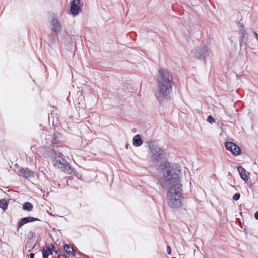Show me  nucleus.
<instances>
[{
  "mask_svg": "<svg viewBox=\"0 0 258 258\" xmlns=\"http://www.w3.org/2000/svg\"><path fill=\"white\" fill-rule=\"evenodd\" d=\"M157 89L155 95L159 102L168 99L173 84V76L166 69L159 70L156 76Z\"/></svg>",
  "mask_w": 258,
  "mask_h": 258,
  "instance_id": "1",
  "label": "nucleus"
},
{
  "mask_svg": "<svg viewBox=\"0 0 258 258\" xmlns=\"http://www.w3.org/2000/svg\"><path fill=\"white\" fill-rule=\"evenodd\" d=\"M163 177H161V185L163 188H167L174 185L176 183H181L180 167L175 164L165 163L163 165Z\"/></svg>",
  "mask_w": 258,
  "mask_h": 258,
  "instance_id": "2",
  "label": "nucleus"
},
{
  "mask_svg": "<svg viewBox=\"0 0 258 258\" xmlns=\"http://www.w3.org/2000/svg\"><path fill=\"white\" fill-rule=\"evenodd\" d=\"M59 134L53 133L52 135H48L46 137V140L50 141L52 145V151L54 153L53 155V166L56 168L60 169L62 171L71 174L73 171V169L70 166L67 161L64 159L63 155L60 153L59 150H57V147L54 146L59 141Z\"/></svg>",
  "mask_w": 258,
  "mask_h": 258,
  "instance_id": "3",
  "label": "nucleus"
},
{
  "mask_svg": "<svg viewBox=\"0 0 258 258\" xmlns=\"http://www.w3.org/2000/svg\"><path fill=\"white\" fill-rule=\"evenodd\" d=\"M168 187L169 189L167 192V200L168 206L172 208H179L182 203V185L176 183Z\"/></svg>",
  "mask_w": 258,
  "mask_h": 258,
  "instance_id": "4",
  "label": "nucleus"
},
{
  "mask_svg": "<svg viewBox=\"0 0 258 258\" xmlns=\"http://www.w3.org/2000/svg\"><path fill=\"white\" fill-rule=\"evenodd\" d=\"M149 147L150 149L148 153L149 160L154 164H158L164 157V151L155 142H150Z\"/></svg>",
  "mask_w": 258,
  "mask_h": 258,
  "instance_id": "5",
  "label": "nucleus"
},
{
  "mask_svg": "<svg viewBox=\"0 0 258 258\" xmlns=\"http://www.w3.org/2000/svg\"><path fill=\"white\" fill-rule=\"evenodd\" d=\"M211 52V46L209 44H203L200 47L194 49L192 53L194 57L199 60L205 61Z\"/></svg>",
  "mask_w": 258,
  "mask_h": 258,
  "instance_id": "6",
  "label": "nucleus"
},
{
  "mask_svg": "<svg viewBox=\"0 0 258 258\" xmlns=\"http://www.w3.org/2000/svg\"><path fill=\"white\" fill-rule=\"evenodd\" d=\"M225 146L227 150L231 152L235 156L239 155L241 153L240 148L232 142H226Z\"/></svg>",
  "mask_w": 258,
  "mask_h": 258,
  "instance_id": "7",
  "label": "nucleus"
},
{
  "mask_svg": "<svg viewBox=\"0 0 258 258\" xmlns=\"http://www.w3.org/2000/svg\"><path fill=\"white\" fill-rule=\"evenodd\" d=\"M62 29V26L59 20L55 16L53 17V19L50 24V29L54 33L59 32Z\"/></svg>",
  "mask_w": 258,
  "mask_h": 258,
  "instance_id": "8",
  "label": "nucleus"
},
{
  "mask_svg": "<svg viewBox=\"0 0 258 258\" xmlns=\"http://www.w3.org/2000/svg\"><path fill=\"white\" fill-rule=\"evenodd\" d=\"M36 221H40V220L37 218L33 217H26L21 219L17 223L18 230L21 228L24 225Z\"/></svg>",
  "mask_w": 258,
  "mask_h": 258,
  "instance_id": "9",
  "label": "nucleus"
},
{
  "mask_svg": "<svg viewBox=\"0 0 258 258\" xmlns=\"http://www.w3.org/2000/svg\"><path fill=\"white\" fill-rule=\"evenodd\" d=\"M80 0H73L71 6V12L74 15H77L81 11Z\"/></svg>",
  "mask_w": 258,
  "mask_h": 258,
  "instance_id": "10",
  "label": "nucleus"
},
{
  "mask_svg": "<svg viewBox=\"0 0 258 258\" xmlns=\"http://www.w3.org/2000/svg\"><path fill=\"white\" fill-rule=\"evenodd\" d=\"M18 175L23 176L24 178H28L29 177H33L34 174L33 171L29 170L28 168H21L19 169L18 171Z\"/></svg>",
  "mask_w": 258,
  "mask_h": 258,
  "instance_id": "11",
  "label": "nucleus"
},
{
  "mask_svg": "<svg viewBox=\"0 0 258 258\" xmlns=\"http://www.w3.org/2000/svg\"><path fill=\"white\" fill-rule=\"evenodd\" d=\"M237 169L241 178L245 181H247L248 180V178L246 174L245 169L240 166H237Z\"/></svg>",
  "mask_w": 258,
  "mask_h": 258,
  "instance_id": "12",
  "label": "nucleus"
},
{
  "mask_svg": "<svg viewBox=\"0 0 258 258\" xmlns=\"http://www.w3.org/2000/svg\"><path fill=\"white\" fill-rule=\"evenodd\" d=\"M133 144L136 147L141 146L143 144V141L140 135H137L133 139Z\"/></svg>",
  "mask_w": 258,
  "mask_h": 258,
  "instance_id": "13",
  "label": "nucleus"
},
{
  "mask_svg": "<svg viewBox=\"0 0 258 258\" xmlns=\"http://www.w3.org/2000/svg\"><path fill=\"white\" fill-rule=\"evenodd\" d=\"M63 247L64 250L68 254L72 255V256H75L76 254L73 247H71L70 245L67 244H65Z\"/></svg>",
  "mask_w": 258,
  "mask_h": 258,
  "instance_id": "14",
  "label": "nucleus"
},
{
  "mask_svg": "<svg viewBox=\"0 0 258 258\" xmlns=\"http://www.w3.org/2000/svg\"><path fill=\"white\" fill-rule=\"evenodd\" d=\"M54 248L53 245L52 244H46L45 247L43 248V250H44L46 252H48V254L51 255L53 253L52 250Z\"/></svg>",
  "mask_w": 258,
  "mask_h": 258,
  "instance_id": "15",
  "label": "nucleus"
},
{
  "mask_svg": "<svg viewBox=\"0 0 258 258\" xmlns=\"http://www.w3.org/2000/svg\"><path fill=\"white\" fill-rule=\"evenodd\" d=\"M33 208V205L29 202H26L23 205V209L25 211H31Z\"/></svg>",
  "mask_w": 258,
  "mask_h": 258,
  "instance_id": "16",
  "label": "nucleus"
},
{
  "mask_svg": "<svg viewBox=\"0 0 258 258\" xmlns=\"http://www.w3.org/2000/svg\"><path fill=\"white\" fill-rule=\"evenodd\" d=\"M83 91L82 90H80L77 92V95L78 96V98L76 99L75 101L78 104H80V102L82 101L83 98Z\"/></svg>",
  "mask_w": 258,
  "mask_h": 258,
  "instance_id": "17",
  "label": "nucleus"
},
{
  "mask_svg": "<svg viewBox=\"0 0 258 258\" xmlns=\"http://www.w3.org/2000/svg\"><path fill=\"white\" fill-rule=\"evenodd\" d=\"M8 204L5 199L0 200V208L6 210L8 208Z\"/></svg>",
  "mask_w": 258,
  "mask_h": 258,
  "instance_id": "18",
  "label": "nucleus"
},
{
  "mask_svg": "<svg viewBox=\"0 0 258 258\" xmlns=\"http://www.w3.org/2000/svg\"><path fill=\"white\" fill-rule=\"evenodd\" d=\"M246 33L245 31H243L241 34V35H240V44L241 46H242V44L243 43H245L246 40H247V38L246 37Z\"/></svg>",
  "mask_w": 258,
  "mask_h": 258,
  "instance_id": "19",
  "label": "nucleus"
},
{
  "mask_svg": "<svg viewBox=\"0 0 258 258\" xmlns=\"http://www.w3.org/2000/svg\"><path fill=\"white\" fill-rule=\"evenodd\" d=\"M207 121L210 123H213L215 120L211 115H209L207 118Z\"/></svg>",
  "mask_w": 258,
  "mask_h": 258,
  "instance_id": "20",
  "label": "nucleus"
},
{
  "mask_svg": "<svg viewBox=\"0 0 258 258\" xmlns=\"http://www.w3.org/2000/svg\"><path fill=\"white\" fill-rule=\"evenodd\" d=\"M54 251L57 254H58L59 255H61L62 256H66V255L64 253L62 254V252H63L60 249H57V250H55Z\"/></svg>",
  "mask_w": 258,
  "mask_h": 258,
  "instance_id": "21",
  "label": "nucleus"
},
{
  "mask_svg": "<svg viewBox=\"0 0 258 258\" xmlns=\"http://www.w3.org/2000/svg\"><path fill=\"white\" fill-rule=\"evenodd\" d=\"M240 195L239 193H236L233 196V199L234 201H237L239 199Z\"/></svg>",
  "mask_w": 258,
  "mask_h": 258,
  "instance_id": "22",
  "label": "nucleus"
},
{
  "mask_svg": "<svg viewBox=\"0 0 258 258\" xmlns=\"http://www.w3.org/2000/svg\"><path fill=\"white\" fill-rule=\"evenodd\" d=\"M49 255L50 254H48V252H46L44 250H42L43 258H48Z\"/></svg>",
  "mask_w": 258,
  "mask_h": 258,
  "instance_id": "23",
  "label": "nucleus"
},
{
  "mask_svg": "<svg viewBox=\"0 0 258 258\" xmlns=\"http://www.w3.org/2000/svg\"><path fill=\"white\" fill-rule=\"evenodd\" d=\"M34 233L32 231L29 232L28 233V237L29 239H31L33 238L34 236Z\"/></svg>",
  "mask_w": 258,
  "mask_h": 258,
  "instance_id": "24",
  "label": "nucleus"
},
{
  "mask_svg": "<svg viewBox=\"0 0 258 258\" xmlns=\"http://www.w3.org/2000/svg\"><path fill=\"white\" fill-rule=\"evenodd\" d=\"M167 253L168 254H170L171 252V248L169 245L167 246Z\"/></svg>",
  "mask_w": 258,
  "mask_h": 258,
  "instance_id": "25",
  "label": "nucleus"
},
{
  "mask_svg": "<svg viewBox=\"0 0 258 258\" xmlns=\"http://www.w3.org/2000/svg\"><path fill=\"white\" fill-rule=\"evenodd\" d=\"M254 218L255 219L258 220V211H256L254 214Z\"/></svg>",
  "mask_w": 258,
  "mask_h": 258,
  "instance_id": "26",
  "label": "nucleus"
},
{
  "mask_svg": "<svg viewBox=\"0 0 258 258\" xmlns=\"http://www.w3.org/2000/svg\"><path fill=\"white\" fill-rule=\"evenodd\" d=\"M34 255H35L34 253H31L30 254V258H34Z\"/></svg>",
  "mask_w": 258,
  "mask_h": 258,
  "instance_id": "27",
  "label": "nucleus"
},
{
  "mask_svg": "<svg viewBox=\"0 0 258 258\" xmlns=\"http://www.w3.org/2000/svg\"><path fill=\"white\" fill-rule=\"evenodd\" d=\"M35 246H36V244H35L34 245V246L32 247V249H33L35 247Z\"/></svg>",
  "mask_w": 258,
  "mask_h": 258,
  "instance_id": "28",
  "label": "nucleus"
},
{
  "mask_svg": "<svg viewBox=\"0 0 258 258\" xmlns=\"http://www.w3.org/2000/svg\"><path fill=\"white\" fill-rule=\"evenodd\" d=\"M127 146H128V145H126L125 146V147H126V149H127Z\"/></svg>",
  "mask_w": 258,
  "mask_h": 258,
  "instance_id": "29",
  "label": "nucleus"
}]
</instances>
